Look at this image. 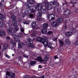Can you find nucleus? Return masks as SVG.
Returning <instances> with one entry per match:
<instances>
[{
    "instance_id": "052dcab7",
    "label": "nucleus",
    "mask_w": 78,
    "mask_h": 78,
    "mask_svg": "<svg viewBox=\"0 0 78 78\" xmlns=\"http://www.w3.org/2000/svg\"><path fill=\"white\" fill-rule=\"evenodd\" d=\"M2 5V3L1 2H0V6H1Z\"/></svg>"
},
{
    "instance_id": "9b49d317",
    "label": "nucleus",
    "mask_w": 78,
    "mask_h": 78,
    "mask_svg": "<svg viewBox=\"0 0 78 78\" xmlns=\"http://www.w3.org/2000/svg\"><path fill=\"white\" fill-rule=\"evenodd\" d=\"M63 22V19L62 18H59L57 20V22L58 23H61Z\"/></svg>"
},
{
    "instance_id": "2eb2a0df",
    "label": "nucleus",
    "mask_w": 78,
    "mask_h": 78,
    "mask_svg": "<svg viewBox=\"0 0 78 78\" xmlns=\"http://www.w3.org/2000/svg\"><path fill=\"white\" fill-rule=\"evenodd\" d=\"M0 19L2 21H3L5 20V16L2 13H0Z\"/></svg>"
},
{
    "instance_id": "6e6d98bb",
    "label": "nucleus",
    "mask_w": 78,
    "mask_h": 78,
    "mask_svg": "<svg viewBox=\"0 0 78 78\" xmlns=\"http://www.w3.org/2000/svg\"><path fill=\"white\" fill-rule=\"evenodd\" d=\"M18 22H21L22 21H21V20L19 19L18 20Z\"/></svg>"
},
{
    "instance_id": "13d9d810",
    "label": "nucleus",
    "mask_w": 78,
    "mask_h": 78,
    "mask_svg": "<svg viewBox=\"0 0 78 78\" xmlns=\"http://www.w3.org/2000/svg\"><path fill=\"white\" fill-rule=\"evenodd\" d=\"M4 54L5 56L6 57L7 56V55H7V54H6V53H5Z\"/></svg>"
},
{
    "instance_id": "7c9ffc66",
    "label": "nucleus",
    "mask_w": 78,
    "mask_h": 78,
    "mask_svg": "<svg viewBox=\"0 0 78 78\" xmlns=\"http://www.w3.org/2000/svg\"><path fill=\"white\" fill-rule=\"evenodd\" d=\"M28 8L29 9V10L31 11V10H33V6H30L29 8Z\"/></svg>"
},
{
    "instance_id": "72a5a7b5",
    "label": "nucleus",
    "mask_w": 78,
    "mask_h": 78,
    "mask_svg": "<svg viewBox=\"0 0 78 78\" xmlns=\"http://www.w3.org/2000/svg\"><path fill=\"white\" fill-rule=\"evenodd\" d=\"M28 41L29 42H31L32 41V40H31V39L30 38H28Z\"/></svg>"
},
{
    "instance_id": "4d7b16f0",
    "label": "nucleus",
    "mask_w": 78,
    "mask_h": 78,
    "mask_svg": "<svg viewBox=\"0 0 78 78\" xmlns=\"http://www.w3.org/2000/svg\"><path fill=\"white\" fill-rule=\"evenodd\" d=\"M64 2H65V3L62 4L63 5H64V4H67V3H66V1H64Z\"/></svg>"
},
{
    "instance_id": "a211bd4d",
    "label": "nucleus",
    "mask_w": 78,
    "mask_h": 78,
    "mask_svg": "<svg viewBox=\"0 0 78 78\" xmlns=\"http://www.w3.org/2000/svg\"><path fill=\"white\" fill-rule=\"evenodd\" d=\"M73 33L71 31L67 32H66V35L68 36H70L73 34Z\"/></svg>"
},
{
    "instance_id": "cd10ccee",
    "label": "nucleus",
    "mask_w": 78,
    "mask_h": 78,
    "mask_svg": "<svg viewBox=\"0 0 78 78\" xmlns=\"http://www.w3.org/2000/svg\"><path fill=\"white\" fill-rule=\"evenodd\" d=\"M28 46L29 47H31V48H34V47L32 44H31L30 43L28 44Z\"/></svg>"
},
{
    "instance_id": "0eeeda50",
    "label": "nucleus",
    "mask_w": 78,
    "mask_h": 78,
    "mask_svg": "<svg viewBox=\"0 0 78 78\" xmlns=\"http://www.w3.org/2000/svg\"><path fill=\"white\" fill-rule=\"evenodd\" d=\"M28 3H29V5L27 4L26 5V7L27 8H29L30 6V5L31 4L32 5V4H34V3H35V2H34V0H28L27 1Z\"/></svg>"
},
{
    "instance_id": "a878e982",
    "label": "nucleus",
    "mask_w": 78,
    "mask_h": 78,
    "mask_svg": "<svg viewBox=\"0 0 78 78\" xmlns=\"http://www.w3.org/2000/svg\"><path fill=\"white\" fill-rule=\"evenodd\" d=\"M7 33L9 34L12 33V30L10 28L7 29Z\"/></svg>"
},
{
    "instance_id": "423d86ee",
    "label": "nucleus",
    "mask_w": 78,
    "mask_h": 78,
    "mask_svg": "<svg viewBox=\"0 0 78 78\" xmlns=\"http://www.w3.org/2000/svg\"><path fill=\"white\" fill-rule=\"evenodd\" d=\"M48 19L49 20L51 21L55 20V15L52 14L49 15L48 16Z\"/></svg>"
},
{
    "instance_id": "20e7f679",
    "label": "nucleus",
    "mask_w": 78,
    "mask_h": 78,
    "mask_svg": "<svg viewBox=\"0 0 78 78\" xmlns=\"http://www.w3.org/2000/svg\"><path fill=\"white\" fill-rule=\"evenodd\" d=\"M36 40L38 42H39L43 44L45 47H47V45L48 44V41L47 40L41 37L36 38Z\"/></svg>"
},
{
    "instance_id": "bf43d9fd",
    "label": "nucleus",
    "mask_w": 78,
    "mask_h": 78,
    "mask_svg": "<svg viewBox=\"0 0 78 78\" xmlns=\"http://www.w3.org/2000/svg\"><path fill=\"white\" fill-rule=\"evenodd\" d=\"M1 2L2 3H4V0H2L1 1Z\"/></svg>"
},
{
    "instance_id": "2f4dec72",
    "label": "nucleus",
    "mask_w": 78,
    "mask_h": 78,
    "mask_svg": "<svg viewBox=\"0 0 78 78\" xmlns=\"http://www.w3.org/2000/svg\"><path fill=\"white\" fill-rule=\"evenodd\" d=\"M66 28H67V26H65L63 27V31H65Z\"/></svg>"
},
{
    "instance_id": "6ab92c4d",
    "label": "nucleus",
    "mask_w": 78,
    "mask_h": 78,
    "mask_svg": "<svg viewBox=\"0 0 78 78\" xmlns=\"http://www.w3.org/2000/svg\"><path fill=\"white\" fill-rule=\"evenodd\" d=\"M30 64L31 66H33L35 65L36 64V61H31L30 62Z\"/></svg>"
},
{
    "instance_id": "f257e3e1",
    "label": "nucleus",
    "mask_w": 78,
    "mask_h": 78,
    "mask_svg": "<svg viewBox=\"0 0 78 78\" xmlns=\"http://www.w3.org/2000/svg\"><path fill=\"white\" fill-rule=\"evenodd\" d=\"M44 3L45 4L46 8L47 9H51L52 8V5L55 6H59V3L55 1H54L53 2H44Z\"/></svg>"
},
{
    "instance_id": "37998d69",
    "label": "nucleus",
    "mask_w": 78,
    "mask_h": 78,
    "mask_svg": "<svg viewBox=\"0 0 78 78\" xmlns=\"http://www.w3.org/2000/svg\"><path fill=\"white\" fill-rule=\"evenodd\" d=\"M41 18H40L39 17H38L37 18V20L38 21H40V20H41Z\"/></svg>"
},
{
    "instance_id": "864d4df0",
    "label": "nucleus",
    "mask_w": 78,
    "mask_h": 78,
    "mask_svg": "<svg viewBox=\"0 0 78 78\" xmlns=\"http://www.w3.org/2000/svg\"><path fill=\"white\" fill-rule=\"evenodd\" d=\"M12 50H14V51H15V48L14 47H12Z\"/></svg>"
},
{
    "instance_id": "c85d7f7f",
    "label": "nucleus",
    "mask_w": 78,
    "mask_h": 78,
    "mask_svg": "<svg viewBox=\"0 0 78 78\" xmlns=\"http://www.w3.org/2000/svg\"><path fill=\"white\" fill-rule=\"evenodd\" d=\"M18 30H19V28L17 27L15 28L14 29V32H17V31H18Z\"/></svg>"
},
{
    "instance_id": "c03bdc74",
    "label": "nucleus",
    "mask_w": 78,
    "mask_h": 78,
    "mask_svg": "<svg viewBox=\"0 0 78 78\" xmlns=\"http://www.w3.org/2000/svg\"><path fill=\"white\" fill-rule=\"evenodd\" d=\"M6 57H7V58H8V59H10V58H11V57L8 55H7Z\"/></svg>"
},
{
    "instance_id": "7ed1b4c3",
    "label": "nucleus",
    "mask_w": 78,
    "mask_h": 78,
    "mask_svg": "<svg viewBox=\"0 0 78 78\" xmlns=\"http://www.w3.org/2000/svg\"><path fill=\"white\" fill-rule=\"evenodd\" d=\"M11 18L13 20L12 23L13 25H12L11 23H10V21H8V23L9 26V27H10L11 28L13 29V27H14V26H17V23L16 20H15L16 19V16L14 15H12L11 17Z\"/></svg>"
},
{
    "instance_id": "f3484780",
    "label": "nucleus",
    "mask_w": 78,
    "mask_h": 78,
    "mask_svg": "<svg viewBox=\"0 0 78 78\" xmlns=\"http://www.w3.org/2000/svg\"><path fill=\"white\" fill-rule=\"evenodd\" d=\"M36 60H37V61H39V62H43V60L41 57H38L37 58H36Z\"/></svg>"
},
{
    "instance_id": "5701e85b",
    "label": "nucleus",
    "mask_w": 78,
    "mask_h": 78,
    "mask_svg": "<svg viewBox=\"0 0 78 78\" xmlns=\"http://www.w3.org/2000/svg\"><path fill=\"white\" fill-rule=\"evenodd\" d=\"M8 47V44H4V47L3 48V50H6Z\"/></svg>"
},
{
    "instance_id": "473e14b6",
    "label": "nucleus",
    "mask_w": 78,
    "mask_h": 78,
    "mask_svg": "<svg viewBox=\"0 0 78 78\" xmlns=\"http://www.w3.org/2000/svg\"><path fill=\"white\" fill-rule=\"evenodd\" d=\"M23 23L24 24H29L28 22L27 21H24L23 22Z\"/></svg>"
},
{
    "instance_id": "e2e57ef3",
    "label": "nucleus",
    "mask_w": 78,
    "mask_h": 78,
    "mask_svg": "<svg viewBox=\"0 0 78 78\" xmlns=\"http://www.w3.org/2000/svg\"><path fill=\"white\" fill-rule=\"evenodd\" d=\"M76 12H78V9H77L76 10Z\"/></svg>"
},
{
    "instance_id": "79ce46f5",
    "label": "nucleus",
    "mask_w": 78,
    "mask_h": 78,
    "mask_svg": "<svg viewBox=\"0 0 78 78\" xmlns=\"http://www.w3.org/2000/svg\"><path fill=\"white\" fill-rule=\"evenodd\" d=\"M38 68L40 69H41V68H42V67L41 66V65H40L38 66Z\"/></svg>"
},
{
    "instance_id": "bb28decb",
    "label": "nucleus",
    "mask_w": 78,
    "mask_h": 78,
    "mask_svg": "<svg viewBox=\"0 0 78 78\" xmlns=\"http://www.w3.org/2000/svg\"><path fill=\"white\" fill-rule=\"evenodd\" d=\"M14 41L12 40V41H11V43L12 44L13 46H16V43L14 42H13Z\"/></svg>"
},
{
    "instance_id": "f8f14e48",
    "label": "nucleus",
    "mask_w": 78,
    "mask_h": 78,
    "mask_svg": "<svg viewBox=\"0 0 78 78\" xmlns=\"http://www.w3.org/2000/svg\"><path fill=\"white\" fill-rule=\"evenodd\" d=\"M25 44L23 43H20L18 44V47L19 48H22V47H23Z\"/></svg>"
},
{
    "instance_id": "3c124183",
    "label": "nucleus",
    "mask_w": 78,
    "mask_h": 78,
    "mask_svg": "<svg viewBox=\"0 0 78 78\" xmlns=\"http://www.w3.org/2000/svg\"><path fill=\"white\" fill-rule=\"evenodd\" d=\"M32 36H33L34 37H35L36 36V34H32Z\"/></svg>"
},
{
    "instance_id": "de8ad7c7",
    "label": "nucleus",
    "mask_w": 78,
    "mask_h": 78,
    "mask_svg": "<svg viewBox=\"0 0 78 78\" xmlns=\"http://www.w3.org/2000/svg\"><path fill=\"white\" fill-rule=\"evenodd\" d=\"M20 54H23V52L22 51H20Z\"/></svg>"
},
{
    "instance_id": "49530a36",
    "label": "nucleus",
    "mask_w": 78,
    "mask_h": 78,
    "mask_svg": "<svg viewBox=\"0 0 78 78\" xmlns=\"http://www.w3.org/2000/svg\"><path fill=\"white\" fill-rule=\"evenodd\" d=\"M78 41L76 42L75 43V45H78Z\"/></svg>"
},
{
    "instance_id": "8fccbe9b",
    "label": "nucleus",
    "mask_w": 78,
    "mask_h": 78,
    "mask_svg": "<svg viewBox=\"0 0 78 78\" xmlns=\"http://www.w3.org/2000/svg\"><path fill=\"white\" fill-rule=\"evenodd\" d=\"M6 39H10V37L9 36H7L6 37Z\"/></svg>"
},
{
    "instance_id": "ddd939ff",
    "label": "nucleus",
    "mask_w": 78,
    "mask_h": 78,
    "mask_svg": "<svg viewBox=\"0 0 78 78\" xmlns=\"http://www.w3.org/2000/svg\"><path fill=\"white\" fill-rule=\"evenodd\" d=\"M38 78V77L36 76H31L30 77L28 76L27 75H26L23 76V78Z\"/></svg>"
},
{
    "instance_id": "f03ea898",
    "label": "nucleus",
    "mask_w": 78,
    "mask_h": 78,
    "mask_svg": "<svg viewBox=\"0 0 78 78\" xmlns=\"http://www.w3.org/2000/svg\"><path fill=\"white\" fill-rule=\"evenodd\" d=\"M35 9L38 11H41L42 13H44V14L47 13L48 11V10L46 8L45 9L42 8V4L41 3L37 4V5L35 7Z\"/></svg>"
},
{
    "instance_id": "680f3d73",
    "label": "nucleus",
    "mask_w": 78,
    "mask_h": 78,
    "mask_svg": "<svg viewBox=\"0 0 78 78\" xmlns=\"http://www.w3.org/2000/svg\"><path fill=\"white\" fill-rule=\"evenodd\" d=\"M26 58H28V56H25Z\"/></svg>"
},
{
    "instance_id": "6e6552de",
    "label": "nucleus",
    "mask_w": 78,
    "mask_h": 78,
    "mask_svg": "<svg viewBox=\"0 0 78 78\" xmlns=\"http://www.w3.org/2000/svg\"><path fill=\"white\" fill-rule=\"evenodd\" d=\"M71 12L69 10H66L64 12L63 15L64 16H68L70 14Z\"/></svg>"
},
{
    "instance_id": "c9c22d12",
    "label": "nucleus",
    "mask_w": 78,
    "mask_h": 78,
    "mask_svg": "<svg viewBox=\"0 0 78 78\" xmlns=\"http://www.w3.org/2000/svg\"><path fill=\"white\" fill-rule=\"evenodd\" d=\"M12 35H13V36H15L16 34V35H17V34H16V32H15L14 31L12 33Z\"/></svg>"
},
{
    "instance_id": "aec40b11",
    "label": "nucleus",
    "mask_w": 78,
    "mask_h": 78,
    "mask_svg": "<svg viewBox=\"0 0 78 78\" xmlns=\"http://www.w3.org/2000/svg\"><path fill=\"white\" fill-rule=\"evenodd\" d=\"M65 43L66 44H67V45H70V44H71V42L69 41V40L66 39L65 40Z\"/></svg>"
},
{
    "instance_id": "4be33fe9",
    "label": "nucleus",
    "mask_w": 78,
    "mask_h": 78,
    "mask_svg": "<svg viewBox=\"0 0 78 78\" xmlns=\"http://www.w3.org/2000/svg\"><path fill=\"white\" fill-rule=\"evenodd\" d=\"M36 22L35 21L33 22L32 23V27L34 28H35L36 27Z\"/></svg>"
},
{
    "instance_id": "412c9836",
    "label": "nucleus",
    "mask_w": 78,
    "mask_h": 78,
    "mask_svg": "<svg viewBox=\"0 0 78 78\" xmlns=\"http://www.w3.org/2000/svg\"><path fill=\"white\" fill-rule=\"evenodd\" d=\"M51 42H49L48 43V44L47 46L49 48H51V49L53 48V47H51V46H50V45H51Z\"/></svg>"
},
{
    "instance_id": "39448f33",
    "label": "nucleus",
    "mask_w": 78,
    "mask_h": 78,
    "mask_svg": "<svg viewBox=\"0 0 78 78\" xmlns=\"http://www.w3.org/2000/svg\"><path fill=\"white\" fill-rule=\"evenodd\" d=\"M21 34H20L19 35L15 36L13 38V39L14 40L15 42H19L20 41V39L21 38Z\"/></svg>"
},
{
    "instance_id": "a18cd8bd",
    "label": "nucleus",
    "mask_w": 78,
    "mask_h": 78,
    "mask_svg": "<svg viewBox=\"0 0 78 78\" xmlns=\"http://www.w3.org/2000/svg\"><path fill=\"white\" fill-rule=\"evenodd\" d=\"M45 76H41V77H38V78H44Z\"/></svg>"
},
{
    "instance_id": "5fc2aeb1",
    "label": "nucleus",
    "mask_w": 78,
    "mask_h": 78,
    "mask_svg": "<svg viewBox=\"0 0 78 78\" xmlns=\"http://www.w3.org/2000/svg\"><path fill=\"white\" fill-rule=\"evenodd\" d=\"M58 58V57H57V56H55L54 58H55V59H57V58Z\"/></svg>"
},
{
    "instance_id": "774afa93",
    "label": "nucleus",
    "mask_w": 78,
    "mask_h": 78,
    "mask_svg": "<svg viewBox=\"0 0 78 78\" xmlns=\"http://www.w3.org/2000/svg\"><path fill=\"white\" fill-rule=\"evenodd\" d=\"M0 48H1V46H0Z\"/></svg>"
},
{
    "instance_id": "1a4fd4ad",
    "label": "nucleus",
    "mask_w": 78,
    "mask_h": 78,
    "mask_svg": "<svg viewBox=\"0 0 78 78\" xmlns=\"http://www.w3.org/2000/svg\"><path fill=\"white\" fill-rule=\"evenodd\" d=\"M51 25L54 27H56L58 26V23L57 22V21H54L51 23Z\"/></svg>"
},
{
    "instance_id": "dca6fc26",
    "label": "nucleus",
    "mask_w": 78,
    "mask_h": 78,
    "mask_svg": "<svg viewBox=\"0 0 78 78\" xmlns=\"http://www.w3.org/2000/svg\"><path fill=\"white\" fill-rule=\"evenodd\" d=\"M47 32V29L46 28H43L41 31V32L43 34H46Z\"/></svg>"
},
{
    "instance_id": "9d476101",
    "label": "nucleus",
    "mask_w": 78,
    "mask_h": 78,
    "mask_svg": "<svg viewBox=\"0 0 78 78\" xmlns=\"http://www.w3.org/2000/svg\"><path fill=\"white\" fill-rule=\"evenodd\" d=\"M31 12V10H30V9L27 8L26 9L24 10V13L25 14H30Z\"/></svg>"
},
{
    "instance_id": "4468645a",
    "label": "nucleus",
    "mask_w": 78,
    "mask_h": 78,
    "mask_svg": "<svg viewBox=\"0 0 78 78\" xmlns=\"http://www.w3.org/2000/svg\"><path fill=\"white\" fill-rule=\"evenodd\" d=\"M6 33L5 32L4 30L1 31L0 32V36H5Z\"/></svg>"
},
{
    "instance_id": "b1692460",
    "label": "nucleus",
    "mask_w": 78,
    "mask_h": 78,
    "mask_svg": "<svg viewBox=\"0 0 78 78\" xmlns=\"http://www.w3.org/2000/svg\"><path fill=\"white\" fill-rule=\"evenodd\" d=\"M42 12H40L37 13V16L39 17H41V16H42Z\"/></svg>"
},
{
    "instance_id": "338daca9",
    "label": "nucleus",
    "mask_w": 78,
    "mask_h": 78,
    "mask_svg": "<svg viewBox=\"0 0 78 78\" xmlns=\"http://www.w3.org/2000/svg\"><path fill=\"white\" fill-rule=\"evenodd\" d=\"M44 38H45V39H47V38L46 37H45Z\"/></svg>"
},
{
    "instance_id": "603ef678",
    "label": "nucleus",
    "mask_w": 78,
    "mask_h": 78,
    "mask_svg": "<svg viewBox=\"0 0 78 78\" xmlns=\"http://www.w3.org/2000/svg\"><path fill=\"white\" fill-rule=\"evenodd\" d=\"M21 58H22L21 57V56H19L18 57V59H21Z\"/></svg>"
},
{
    "instance_id": "69168bd1",
    "label": "nucleus",
    "mask_w": 78,
    "mask_h": 78,
    "mask_svg": "<svg viewBox=\"0 0 78 78\" xmlns=\"http://www.w3.org/2000/svg\"><path fill=\"white\" fill-rule=\"evenodd\" d=\"M21 2H22V3H24V2H23V1H20Z\"/></svg>"
},
{
    "instance_id": "393cba45",
    "label": "nucleus",
    "mask_w": 78,
    "mask_h": 78,
    "mask_svg": "<svg viewBox=\"0 0 78 78\" xmlns=\"http://www.w3.org/2000/svg\"><path fill=\"white\" fill-rule=\"evenodd\" d=\"M43 27H44V28L47 29V28H48V24L47 23H44L43 24Z\"/></svg>"
},
{
    "instance_id": "e433bc0d",
    "label": "nucleus",
    "mask_w": 78,
    "mask_h": 78,
    "mask_svg": "<svg viewBox=\"0 0 78 78\" xmlns=\"http://www.w3.org/2000/svg\"><path fill=\"white\" fill-rule=\"evenodd\" d=\"M48 35H50L51 34H52V32L51 31H49L48 32Z\"/></svg>"
},
{
    "instance_id": "58836bf2",
    "label": "nucleus",
    "mask_w": 78,
    "mask_h": 78,
    "mask_svg": "<svg viewBox=\"0 0 78 78\" xmlns=\"http://www.w3.org/2000/svg\"><path fill=\"white\" fill-rule=\"evenodd\" d=\"M71 72H72V73H74V74H75V73H76L75 71V70H74L73 69L72 70Z\"/></svg>"
},
{
    "instance_id": "0e129e2a",
    "label": "nucleus",
    "mask_w": 78,
    "mask_h": 78,
    "mask_svg": "<svg viewBox=\"0 0 78 78\" xmlns=\"http://www.w3.org/2000/svg\"><path fill=\"white\" fill-rule=\"evenodd\" d=\"M12 56H14V54H12Z\"/></svg>"
},
{
    "instance_id": "a19ab883",
    "label": "nucleus",
    "mask_w": 78,
    "mask_h": 78,
    "mask_svg": "<svg viewBox=\"0 0 78 78\" xmlns=\"http://www.w3.org/2000/svg\"><path fill=\"white\" fill-rule=\"evenodd\" d=\"M29 16L30 17H33V14H30Z\"/></svg>"
},
{
    "instance_id": "c756f323",
    "label": "nucleus",
    "mask_w": 78,
    "mask_h": 78,
    "mask_svg": "<svg viewBox=\"0 0 78 78\" xmlns=\"http://www.w3.org/2000/svg\"><path fill=\"white\" fill-rule=\"evenodd\" d=\"M59 42L60 43V44L61 45H64V42H63L61 40L59 41Z\"/></svg>"
},
{
    "instance_id": "4c0bfd02",
    "label": "nucleus",
    "mask_w": 78,
    "mask_h": 78,
    "mask_svg": "<svg viewBox=\"0 0 78 78\" xmlns=\"http://www.w3.org/2000/svg\"><path fill=\"white\" fill-rule=\"evenodd\" d=\"M20 31L21 32H22V33H23V34H24V30H23V28H21L20 29Z\"/></svg>"
},
{
    "instance_id": "f704fd0d",
    "label": "nucleus",
    "mask_w": 78,
    "mask_h": 78,
    "mask_svg": "<svg viewBox=\"0 0 78 78\" xmlns=\"http://www.w3.org/2000/svg\"><path fill=\"white\" fill-rule=\"evenodd\" d=\"M3 27V23L0 21V27Z\"/></svg>"
},
{
    "instance_id": "ea45409f",
    "label": "nucleus",
    "mask_w": 78,
    "mask_h": 78,
    "mask_svg": "<svg viewBox=\"0 0 78 78\" xmlns=\"http://www.w3.org/2000/svg\"><path fill=\"white\" fill-rule=\"evenodd\" d=\"M31 12H36V11L35 10L32 9V10H31Z\"/></svg>"
},
{
    "instance_id": "09e8293b",
    "label": "nucleus",
    "mask_w": 78,
    "mask_h": 78,
    "mask_svg": "<svg viewBox=\"0 0 78 78\" xmlns=\"http://www.w3.org/2000/svg\"><path fill=\"white\" fill-rule=\"evenodd\" d=\"M44 61H47V58H44Z\"/></svg>"
}]
</instances>
